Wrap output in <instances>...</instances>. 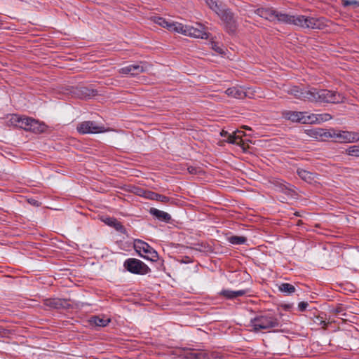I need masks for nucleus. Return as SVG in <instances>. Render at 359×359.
I'll list each match as a JSON object with an SVG mask.
<instances>
[{
  "instance_id": "f257e3e1",
  "label": "nucleus",
  "mask_w": 359,
  "mask_h": 359,
  "mask_svg": "<svg viewBox=\"0 0 359 359\" xmlns=\"http://www.w3.org/2000/svg\"><path fill=\"white\" fill-rule=\"evenodd\" d=\"M278 22L288 25H294L302 28L322 29L326 27L323 18L306 17L302 15H293L277 11L276 19Z\"/></svg>"
},
{
  "instance_id": "f03ea898",
  "label": "nucleus",
  "mask_w": 359,
  "mask_h": 359,
  "mask_svg": "<svg viewBox=\"0 0 359 359\" xmlns=\"http://www.w3.org/2000/svg\"><path fill=\"white\" fill-rule=\"evenodd\" d=\"M12 124L25 130L32 131L35 133H43L47 126L43 123L32 118L13 115L11 118Z\"/></svg>"
},
{
  "instance_id": "7ed1b4c3",
  "label": "nucleus",
  "mask_w": 359,
  "mask_h": 359,
  "mask_svg": "<svg viewBox=\"0 0 359 359\" xmlns=\"http://www.w3.org/2000/svg\"><path fill=\"white\" fill-rule=\"evenodd\" d=\"M311 102H325L330 103H339L343 102L344 97L335 92L327 89L318 90L316 88H311Z\"/></svg>"
},
{
  "instance_id": "20e7f679",
  "label": "nucleus",
  "mask_w": 359,
  "mask_h": 359,
  "mask_svg": "<svg viewBox=\"0 0 359 359\" xmlns=\"http://www.w3.org/2000/svg\"><path fill=\"white\" fill-rule=\"evenodd\" d=\"M278 325L276 318L271 315L260 316L250 320V326L255 332L275 327Z\"/></svg>"
},
{
  "instance_id": "39448f33",
  "label": "nucleus",
  "mask_w": 359,
  "mask_h": 359,
  "mask_svg": "<svg viewBox=\"0 0 359 359\" xmlns=\"http://www.w3.org/2000/svg\"><path fill=\"white\" fill-rule=\"evenodd\" d=\"M134 248L137 252L143 258L156 262L158 259L157 252L151 248L148 243L141 241L135 240L134 242Z\"/></svg>"
},
{
  "instance_id": "423d86ee",
  "label": "nucleus",
  "mask_w": 359,
  "mask_h": 359,
  "mask_svg": "<svg viewBox=\"0 0 359 359\" xmlns=\"http://www.w3.org/2000/svg\"><path fill=\"white\" fill-rule=\"evenodd\" d=\"M329 137L340 143H352L359 141V133L351 131H335L329 133Z\"/></svg>"
},
{
  "instance_id": "0eeeda50",
  "label": "nucleus",
  "mask_w": 359,
  "mask_h": 359,
  "mask_svg": "<svg viewBox=\"0 0 359 359\" xmlns=\"http://www.w3.org/2000/svg\"><path fill=\"white\" fill-rule=\"evenodd\" d=\"M123 265L128 271L135 274H146L150 271L147 265L137 259H128Z\"/></svg>"
},
{
  "instance_id": "6e6552de",
  "label": "nucleus",
  "mask_w": 359,
  "mask_h": 359,
  "mask_svg": "<svg viewBox=\"0 0 359 359\" xmlns=\"http://www.w3.org/2000/svg\"><path fill=\"white\" fill-rule=\"evenodd\" d=\"M182 34L200 39H208L209 34L207 32L205 27L201 24H197L196 27L184 25Z\"/></svg>"
},
{
  "instance_id": "1a4fd4ad",
  "label": "nucleus",
  "mask_w": 359,
  "mask_h": 359,
  "mask_svg": "<svg viewBox=\"0 0 359 359\" xmlns=\"http://www.w3.org/2000/svg\"><path fill=\"white\" fill-rule=\"evenodd\" d=\"M254 93L255 91L252 88H246L242 86H234L229 88L225 90V94L227 96L236 99L252 98L254 97Z\"/></svg>"
},
{
  "instance_id": "9d476101",
  "label": "nucleus",
  "mask_w": 359,
  "mask_h": 359,
  "mask_svg": "<svg viewBox=\"0 0 359 359\" xmlns=\"http://www.w3.org/2000/svg\"><path fill=\"white\" fill-rule=\"evenodd\" d=\"M152 20L155 23L163 27V28H166L170 32H174L180 34H181V32H182L183 25L182 23L168 20L158 16L153 17Z\"/></svg>"
},
{
  "instance_id": "9b49d317",
  "label": "nucleus",
  "mask_w": 359,
  "mask_h": 359,
  "mask_svg": "<svg viewBox=\"0 0 359 359\" xmlns=\"http://www.w3.org/2000/svg\"><path fill=\"white\" fill-rule=\"evenodd\" d=\"M152 20L155 23L163 27V28H166L170 32H174L180 34H181V32H182L183 25L182 23L168 20L158 16L153 17Z\"/></svg>"
},
{
  "instance_id": "f8f14e48",
  "label": "nucleus",
  "mask_w": 359,
  "mask_h": 359,
  "mask_svg": "<svg viewBox=\"0 0 359 359\" xmlns=\"http://www.w3.org/2000/svg\"><path fill=\"white\" fill-rule=\"evenodd\" d=\"M77 130L81 134L100 133L105 131L103 126H99L93 121H83L77 126Z\"/></svg>"
},
{
  "instance_id": "ddd939ff",
  "label": "nucleus",
  "mask_w": 359,
  "mask_h": 359,
  "mask_svg": "<svg viewBox=\"0 0 359 359\" xmlns=\"http://www.w3.org/2000/svg\"><path fill=\"white\" fill-rule=\"evenodd\" d=\"M285 119L302 124H310V114L308 112L286 111L283 114Z\"/></svg>"
},
{
  "instance_id": "4468645a",
  "label": "nucleus",
  "mask_w": 359,
  "mask_h": 359,
  "mask_svg": "<svg viewBox=\"0 0 359 359\" xmlns=\"http://www.w3.org/2000/svg\"><path fill=\"white\" fill-rule=\"evenodd\" d=\"M217 14L221 20L226 24V29L229 32H233L236 30V22L233 13L228 9L220 8Z\"/></svg>"
},
{
  "instance_id": "2eb2a0df",
  "label": "nucleus",
  "mask_w": 359,
  "mask_h": 359,
  "mask_svg": "<svg viewBox=\"0 0 359 359\" xmlns=\"http://www.w3.org/2000/svg\"><path fill=\"white\" fill-rule=\"evenodd\" d=\"M147 71V66L145 62H140L136 64L130 65L121 68L118 70L120 74H130L133 76H137L142 72Z\"/></svg>"
},
{
  "instance_id": "dca6fc26",
  "label": "nucleus",
  "mask_w": 359,
  "mask_h": 359,
  "mask_svg": "<svg viewBox=\"0 0 359 359\" xmlns=\"http://www.w3.org/2000/svg\"><path fill=\"white\" fill-rule=\"evenodd\" d=\"M287 91L290 95H293L297 99L310 102L311 100H313V98L311 97V88L302 89L297 86H293L287 90Z\"/></svg>"
},
{
  "instance_id": "f3484780",
  "label": "nucleus",
  "mask_w": 359,
  "mask_h": 359,
  "mask_svg": "<svg viewBox=\"0 0 359 359\" xmlns=\"http://www.w3.org/2000/svg\"><path fill=\"white\" fill-rule=\"evenodd\" d=\"M137 194L146 198L161 201L163 203H167L170 200V198L165 196L161 195L150 191L140 190L138 191Z\"/></svg>"
},
{
  "instance_id": "a211bd4d",
  "label": "nucleus",
  "mask_w": 359,
  "mask_h": 359,
  "mask_svg": "<svg viewBox=\"0 0 359 359\" xmlns=\"http://www.w3.org/2000/svg\"><path fill=\"white\" fill-rule=\"evenodd\" d=\"M255 13L266 20L274 21L276 19L277 11L271 8H260L255 11Z\"/></svg>"
},
{
  "instance_id": "6ab92c4d",
  "label": "nucleus",
  "mask_w": 359,
  "mask_h": 359,
  "mask_svg": "<svg viewBox=\"0 0 359 359\" xmlns=\"http://www.w3.org/2000/svg\"><path fill=\"white\" fill-rule=\"evenodd\" d=\"M297 173L302 180L309 184H314L317 182L318 179L316 174L311 172L304 169H297Z\"/></svg>"
},
{
  "instance_id": "aec40b11",
  "label": "nucleus",
  "mask_w": 359,
  "mask_h": 359,
  "mask_svg": "<svg viewBox=\"0 0 359 359\" xmlns=\"http://www.w3.org/2000/svg\"><path fill=\"white\" fill-rule=\"evenodd\" d=\"M275 185L279 191H281L290 197H294L296 196L295 191L289 184H286L283 181H276Z\"/></svg>"
},
{
  "instance_id": "412c9836",
  "label": "nucleus",
  "mask_w": 359,
  "mask_h": 359,
  "mask_svg": "<svg viewBox=\"0 0 359 359\" xmlns=\"http://www.w3.org/2000/svg\"><path fill=\"white\" fill-rule=\"evenodd\" d=\"M247 292L248 290H239L236 291L230 290H222L219 292V295L227 299H233L238 297L245 295Z\"/></svg>"
},
{
  "instance_id": "4be33fe9",
  "label": "nucleus",
  "mask_w": 359,
  "mask_h": 359,
  "mask_svg": "<svg viewBox=\"0 0 359 359\" xmlns=\"http://www.w3.org/2000/svg\"><path fill=\"white\" fill-rule=\"evenodd\" d=\"M149 212L161 221L169 222L171 220V216L168 213L156 208H150Z\"/></svg>"
},
{
  "instance_id": "5701e85b",
  "label": "nucleus",
  "mask_w": 359,
  "mask_h": 359,
  "mask_svg": "<svg viewBox=\"0 0 359 359\" xmlns=\"http://www.w3.org/2000/svg\"><path fill=\"white\" fill-rule=\"evenodd\" d=\"M332 119V116L325 113L321 114H310V124L320 123Z\"/></svg>"
},
{
  "instance_id": "b1692460",
  "label": "nucleus",
  "mask_w": 359,
  "mask_h": 359,
  "mask_svg": "<svg viewBox=\"0 0 359 359\" xmlns=\"http://www.w3.org/2000/svg\"><path fill=\"white\" fill-rule=\"evenodd\" d=\"M187 358L189 359H211V355L209 353L203 351H198L196 352H191L189 353Z\"/></svg>"
},
{
  "instance_id": "393cba45",
  "label": "nucleus",
  "mask_w": 359,
  "mask_h": 359,
  "mask_svg": "<svg viewBox=\"0 0 359 359\" xmlns=\"http://www.w3.org/2000/svg\"><path fill=\"white\" fill-rule=\"evenodd\" d=\"M242 134L243 132L238 130L233 133V134L229 135L227 142L232 144H241L243 142L241 139Z\"/></svg>"
},
{
  "instance_id": "a878e982",
  "label": "nucleus",
  "mask_w": 359,
  "mask_h": 359,
  "mask_svg": "<svg viewBox=\"0 0 359 359\" xmlns=\"http://www.w3.org/2000/svg\"><path fill=\"white\" fill-rule=\"evenodd\" d=\"M110 322L107 318H100L99 316H93L91 318L90 323L96 326L105 327Z\"/></svg>"
},
{
  "instance_id": "bb28decb",
  "label": "nucleus",
  "mask_w": 359,
  "mask_h": 359,
  "mask_svg": "<svg viewBox=\"0 0 359 359\" xmlns=\"http://www.w3.org/2000/svg\"><path fill=\"white\" fill-rule=\"evenodd\" d=\"M64 303L65 302L60 299H49L46 300V305L54 309L63 307Z\"/></svg>"
},
{
  "instance_id": "cd10ccee",
  "label": "nucleus",
  "mask_w": 359,
  "mask_h": 359,
  "mask_svg": "<svg viewBox=\"0 0 359 359\" xmlns=\"http://www.w3.org/2000/svg\"><path fill=\"white\" fill-rule=\"evenodd\" d=\"M104 222L108 225H109L111 226H114L118 231H121L122 232L123 230L124 229V227L121 224V222H119L118 220H116L114 218H111V217L107 218Z\"/></svg>"
},
{
  "instance_id": "c85d7f7f",
  "label": "nucleus",
  "mask_w": 359,
  "mask_h": 359,
  "mask_svg": "<svg viewBox=\"0 0 359 359\" xmlns=\"http://www.w3.org/2000/svg\"><path fill=\"white\" fill-rule=\"evenodd\" d=\"M344 153L348 156L359 158V144H355L348 147L347 149H346Z\"/></svg>"
},
{
  "instance_id": "c756f323",
  "label": "nucleus",
  "mask_w": 359,
  "mask_h": 359,
  "mask_svg": "<svg viewBox=\"0 0 359 359\" xmlns=\"http://www.w3.org/2000/svg\"><path fill=\"white\" fill-rule=\"evenodd\" d=\"M279 290L286 294H292L295 292V287L290 283H282L279 285Z\"/></svg>"
},
{
  "instance_id": "7c9ffc66",
  "label": "nucleus",
  "mask_w": 359,
  "mask_h": 359,
  "mask_svg": "<svg viewBox=\"0 0 359 359\" xmlns=\"http://www.w3.org/2000/svg\"><path fill=\"white\" fill-rule=\"evenodd\" d=\"M205 1L209 8L216 13L220 11L222 5L219 4L218 0H205Z\"/></svg>"
},
{
  "instance_id": "2f4dec72",
  "label": "nucleus",
  "mask_w": 359,
  "mask_h": 359,
  "mask_svg": "<svg viewBox=\"0 0 359 359\" xmlns=\"http://www.w3.org/2000/svg\"><path fill=\"white\" fill-rule=\"evenodd\" d=\"M246 238L244 236H232L228 238L229 243L233 245H241L246 242Z\"/></svg>"
},
{
  "instance_id": "473e14b6",
  "label": "nucleus",
  "mask_w": 359,
  "mask_h": 359,
  "mask_svg": "<svg viewBox=\"0 0 359 359\" xmlns=\"http://www.w3.org/2000/svg\"><path fill=\"white\" fill-rule=\"evenodd\" d=\"M343 6H353V8H359V1L356 0H341Z\"/></svg>"
},
{
  "instance_id": "72a5a7b5",
  "label": "nucleus",
  "mask_w": 359,
  "mask_h": 359,
  "mask_svg": "<svg viewBox=\"0 0 359 359\" xmlns=\"http://www.w3.org/2000/svg\"><path fill=\"white\" fill-rule=\"evenodd\" d=\"M315 323L320 325H322V327L323 328H325L327 323L323 320V318L320 316H317L316 317V320H315Z\"/></svg>"
},
{
  "instance_id": "f704fd0d",
  "label": "nucleus",
  "mask_w": 359,
  "mask_h": 359,
  "mask_svg": "<svg viewBox=\"0 0 359 359\" xmlns=\"http://www.w3.org/2000/svg\"><path fill=\"white\" fill-rule=\"evenodd\" d=\"M308 303L307 302H301L299 303V305H298V308L300 311H303L304 310H306V309L307 308L308 306Z\"/></svg>"
},
{
  "instance_id": "c9c22d12",
  "label": "nucleus",
  "mask_w": 359,
  "mask_h": 359,
  "mask_svg": "<svg viewBox=\"0 0 359 359\" xmlns=\"http://www.w3.org/2000/svg\"><path fill=\"white\" fill-rule=\"evenodd\" d=\"M188 170L190 173H195L196 171H195V168H192V167H190V168H188Z\"/></svg>"
},
{
  "instance_id": "e433bc0d",
  "label": "nucleus",
  "mask_w": 359,
  "mask_h": 359,
  "mask_svg": "<svg viewBox=\"0 0 359 359\" xmlns=\"http://www.w3.org/2000/svg\"><path fill=\"white\" fill-rule=\"evenodd\" d=\"M220 134L221 136L226 137L228 135V133L226 131L222 130Z\"/></svg>"
},
{
  "instance_id": "4c0bfd02",
  "label": "nucleus",
  "mask_w": 359,
  "mask_h": 359,
  "mask_svg": "<svg viewBox=\"0 0 359 359\" xmlns=\"http://www.w3.org/2000/svg\"><path fill=\"white\" fill-rule=\"evenodd\" d=\"M4 330L2 327H0V335L3 334Z\"/></svg>"
},
{
  "instance_id": "58836bf2",
  "label": "nucleus",
  "mask_w": 359,
  "mask_h": 359,
  "mask_svg": "<svg viewBox=\"0 0 359 359\" xmlns=\"http://www.w3.org/2000/svg\"><path fill=\"white\" fill-rule=\"evenodd\" d=\"M243 128L245 129L250 130V128L247 126H243Z\"/></svg>"
}]
</instances>
